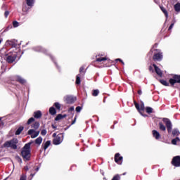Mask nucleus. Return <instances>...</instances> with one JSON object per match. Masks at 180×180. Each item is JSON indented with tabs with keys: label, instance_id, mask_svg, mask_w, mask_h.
Instances as JSON below:
<instances>
[{
	"label": "nucleus",
	"instance_id": "a18cd8bd",
	"mask_svg": "<svg viewBox=\"0 0 180 180\" xmlns=\"http://www.w3.org/2000/svg\"><path fill=\"white\" fill-rule=\"evenodd\" d=\"M149 71L150 72H154V68H153V66L151 65L149 66Z\"/></svg>",
	"mask_w": 180,
	"mask_h": 180
},
{
	"label": "nucleus",
	"instance_id": "49530a36",
	"mask_svg": "<svg viewBox=\"0 0 180 180\" xmlns=\"http://www.w3.org/2000/svg\"><path fill=\"white\" fill-rule=\"evenodd\" d=\"M4 16L5 18H8V16H9V11H5Z\"/></svg>",
	"mask_w": 180,
	"mask_h": 180
},
{
	"label": "nucleus",
	"instance_id": "e2e57ef3",
	"mask_svg": "<svg viewBox=\"0 0 180 180\" xmlns=\"http://www.w3.org/2000/svg\"><path fill=\"white\" fill-rule=\"evenodd\" d=\"M155 47H157V44H155V45H154Z\"/></svg>",
	"mask_w": 180,
	"mask_h": 180
},
{
	"label": "nucleus",
	"instance_id": "c85d7f7f",
	"mask_svg": "<svg viewBox=\"0 0 180 180\" xmlns=\"http://www.w3.org/2000/svg\"><path fill=\"white\" fill-rule=\"evenodd\" d=\"M178 141H180L179 137H176L175 139L172 140V144H173L174 146H176V143H178Z\"/></svg>",
	"mask_w": 180,
	"mask_h": 180
},
{
	"label": "nucleus",
	"instance_id": "393cba45",
	"mask_svg": "<svg viewBox=\"0 0 180 180\" xmlns=\"http://www.w3.org/2000/svg\"><path fill=\"white\" fill-rule=\"evenodd\" d=\"M174 8L176 12H180V3H176L174 6Z\"/></svg>",
	"mask_w": 180,
	"mask_h": 180
},
{
	"label": "nucleus",
	"instance_id": "4468645a",
	"mask_svg": "<svg viewBox=\"0 0 180 180\" xmlns=\"http://www.w3.org/2000/svg\"><path fill=\"white\" fill-rule=\"evenodd\" d=\"M153 136L155 139V140H160L161 139V134L157 130L154 129L152 131Z\"/></svg>",
	"mask_w": 180,
	"mask_h": 180
},
{
	"label": "nucleus",
	"instance_id": "7c9ffc66",
	"mask_svg": "<svg viewBox=\"0 0 180 180\" xmlns=\"http://www.w3.org/2000/svg\"><path fill=\"white\" fill-rule=\"evenodd\" d=\"M98 95H99V90H98V89L93 90L92 96H98Z\"/></svg>",
	"mask_w": 180,
	"mask_h": 180
},
{
	"label": "nucleus",
	"instance_id": "7ed1b4c3",
	"mask_svg": "<svg viewBox=\"0 0 180 180\" xmlns=\"http://www.w3.org/2000/svg\"><path fill=\"white\" fill-rule=\"evenodd\" d=\"M160 84L165 86H174L175 84H180V75H174L172 78L169 79V82L164 79H160Z\"/></svg>",
	"mask_w": 180,
	"mask_h": 180
},
{
	"label": "nucleus",
	"instance_id": "aec40b11",
	"mask_svg": "<svg viewBox=\"0 0 180 180\" xmlns=\"http://www.w3.org/2000/svg\"><path fill=\"white\" fill-rule=\"evenodd\" d=\"M64 117H67V115H61V114H59L56 116V117H55V120L56 122H58V120H61V119H64Z\"/></svg>",
	"mask_w": 180,
	"mask_h": 180
},
{
	"label": "nucleus",
	"instance_id": "a19ab883",
	"mask_svg": "<svg viewBox=\"0 0 180 180\" xmlns=\"http://www.w3.org/2000/svg\"><path fill=\"white\" fill-rule=\"evenodd\" d=\"M34 49L37 51H43V49L41 46H37Z\"/></svg>",
	"mask_w": 180,
	"mask_h": 180
},
{
	"label": "nucleus",
	"instance_id": "13d9d810",
	"mask_svg": "<svg viewBox=\"0 0 180 180\" xmlns=\"http://www.w3.org/2000/svg\"><path fill=\"white\" fill-rule=\"evenodd\" d=\"M35 174H31L30 176H32V178H33Z\"/></svg>",
	"mask_w": 180,
	"mask_h": 180
},
{
	"label": "nucleus",
	"instance_id": "e433bc0d",
	"mask_svg": "<svg viewBox=\"0 0 180 180\" xmlns=\"http://www.w3.org/2000/svg\"><path fill=\"white\" fill-rule=\"evenodd\" d=\"M174 25H175V22H172L170 26L168 28V31L171 32V30H172V28L174 27Z\"/></svg>",
	"mask_w": 180,
	"mask_h": 180
},
{
	"label": "nucleus",
	"instance_id": "423d86ee",
	"mask_svg": "<svg viewBox=\"0 0 180 180\" xmlns=\"http://www.w3.org/2000/svg\"><path fill=\"white\" fill-rule=\"evenodd\" d=\"M61 104L58 102L53 103V105L49 108V113H57V112H60Z\"/></svg>",
	"mask_w": 180,
	"mask_h": 180
},
{
	"label": "nucleus",
	"instance_id": "bf43d9fd",
	"mask_svg": "<svg viewBox=\"0 0 180 180\" xmlns=\"http://www.w3.org/2000/svg\"><path fill=\"white\" fill-rule=\"evenodd\" d=\"M2 38H0V44L2 43Z\"/></svg>",
	"mask_w": 180,
	"mask_h": 180
},
{
	"label": "nucleus",
	"instance_id": "5701e85b",
	"mask_svg": "<svg viewBox=\"0 0 180 180\" xmlns=\"http://www.w3.org/2000/svg\"><path fill=\"white\" fill-rule=\"evenodd\" d=\"M41 141H43V138H41V136H39L37 139H35L34 143L35 144L40 146L41 144Z\"/></svg>",
	"mask_w": 180,
	"mask_h": 180
},
{
	"label": "nucleus",
	"instance_id": "69168bd1",
	"mask_svg": "<svg viewBox=\"0 0 180 180\" xmlns=\"http://www.w3.org/2000/svg\"><path fill=\"white\" fill-rule=\"evenodd\" d=\"M51 115H56V113H51Z\"/></svg>",
	"mask_w": 180,
	"mask_h": 180
},
{
	"label": "nucleus",
	"instance_id": "6ab92c4d",
	"mask_svg": "<svg viewBox=\"0 0 180 180\" xmlns=\"http://www.w3.org/2000/svg\"><path fill=\"white\" fill-rule=\"evenodd\" d=\"M160 8L162 11V12L164 13L166 19H168V11H167V9H165L162 6H160Z\"/></svg>",
	"mask_w": 180,
	"mask_h": 180
},
{
	"label": "nucleus",
	"instance_id": "ddd939ff",
	"mask_svg": "<svg viewBox=\"0 0 180 180\" xmlns=\"http://www.w3.org/2000/svg\"><path fill=\"white\" fill-rule=\"evenodd\" d=\"M163 122L165 123L168 133H171L172 131V124L171 121L168 119H163Z\"/></svg>",
	"mask_w": 180,
	"mask_h": 180
},
{
	"label": "nucleus",
	"instance_id": "72a5a7b5",
	"mask_svg": "<svg viewBox=\"0 0 180 180\" xmlns=\"http://www.w3.org/2000/svg\"><path fill=\"white\" fill-rule=\"evenodd\" d=\"M112 180H120V175H119V174L115 175L112 177Z\"/></svg>",
	"mask_w": 180,
	"mask_h": 180
},
{
	"label": "nucleus",
	"instance_id": "864d4df0",
	"mask_svg": "<svg viewBox=\"0 0 180 180\" xmlns=\"http://www.w3.org/2000/svg\"><path fill=\"white\" fill-rule=\"evenodd\" d=\"M34 113H41V111L37 110V111H36V112H34Z\"/></svg>",
	"mask_w": 180,
	"mask_h": 180
},
{
	"label": "nucleus",
	"instance_id": "0eeeda50",
	"mask_svg": "<svg viewBox=\"0 0 180 180\" xmlns=\"http://www.w3.org/2000/svg\"><path fill=\"white\" fill-rule=\"evenodd\" d=\"M63 140H64V133H60L53 139V144L54 146H58L60 143H63Z\"/></svg>",
	"mask_w": 180,
	"mask_h": 180
},
{
	"label": "nucleus",
	"instance_id": "603ef678",
	"mask_svg": "<svg viewBox=\"0 0 180 180\" xmlns=\"http://www.w3.org/2000/svg\"><path fill=\"white\" fill-rule=\"evenodd\" d=\"M52 129H57V127H56L54 124L51 125Z\"/></svg>",
	"mask_w": 180,
	"mask_h": 180
},
{
	"label": "nucleus",
	"instance_id": "5fc2aeb1",
	"mask_svg": "<svg viewBox=\"0 0 180 180\" xmlns=\"http://www.w3.org/2000/svg\"><path fill=\"white\" fill-rule=\"evenodd\" d=\"M53 137H57V134H56V133H54V134H53Z\"/></svg>",
	"mask_w": 180,
	"mask_h": 180
},
{
	"label": "nucleus",
	"instance_id": "3c124183",
	"mask_svg": "<svg viewBox=\"0 0 180 180\" xmlns=\"http://www.w3.org/2000/svg\"><path fill=\"white\" fill-rule=\"evenodd\" d=\"M24 169H25V171H27L29 169V167L25 166Z\"/></svg>",
	"mask_w": 180,
	"mask_h": 180
},
{
	"label": "nucleus",
	"instance_id": "de8ad7c7",
	"mask_svg": "<svg viewBox=\"0 0 180 180\" xmlns=\"http://www.w3.org/2000/svg\"><path fill=\"white\" fill-rule=\"evenodd\" d=\"M84 67H81V68H79V72H80V73H81V72H84Z\"/></svg>",
	"mask_w": 180,
	"mask_h": 180
},
{
	"label": "nucleus",
	"instance_id": "4c0bfd02",
	"mask_svg": "<svg viewBox=\"0 0 180 180\" xmlns=\"http://www.w3.org/2000/svg\"><path fill=\"white\" fill-rule=\"evenodd\" d=\"M82 110V107H81V106H77V107L76 108V112H77V113H79V112H81Z\"/></svg>",
	"mask_w": 180,
	"mask_h": 180
},
{
	"label": "nucleus",
	"instance_id": "412c9836",
	"mask_svg": "<svg viewBox=\"0 0 180 180\" xmlns=\"http://www.w3.org/2000/svg\"><path fill=\"white\" fill-rule=\"evenodd\" d=\"M51 144V141H47L44 144L42 145L44 150H46L47 148H49Z\"/></svg>",
	"mask_w": 180,
	"mask_h": 180
},
{
	"label": "nucleus",
	"instance_id": "ea45409f",
	"mask_svg": "<svg viewBox=\"0 0 180 180\" xmlns=\"http://www.w3.org/2000/svg\"><path fill=\"white\" fill-rule=\"evenodd\" d=\"M34 131H35L34 129H30L27 133L29 136H32L33 133H34Z\"/></svg>",
	"mask_w": 180,
	"mask_h": 180
},
{
	"label": "nucleus",
	"instance_id": "052dcab7",
	"mask_svg": "<svg viewBox=\"0 0 180 180\" xmlns=\"http://www.w3.org/2000/svg\"><path fill=\"white\" fill-rule=\"evenodd\" d=\"M39 167H37V168L35 169V171H39Z\"/></svg>",
	"mask_w": 180,
	"mask_h": 180
},
{
	"label": "nucleus",
	"instance_id": "79ce46f5",
	"mask_svg": "<svg viewBox=\"0 0 180 180\" xmlns=\"http://www.w3.org/2000/svg\"><path fill=\"white\" fill-rule=\"evenodd\" d=\"M41 136H46V134H47V131L46 129H43L41 131Z\"/></svg>",
	"mask_w": 180,
	"mask_h": 180
},
{
	"label": "nucleus",
	"instance_id": "f257e3e1",
	"mask_svg": "<svg viewBox=\"0 0 180 180\" xmlns=\"http://www.w3.org/2000/svg\"><path fill=\"white\" fill-rule=\"evenodd\" d=\"M23 52L19 48L11 49L8 53L5 54V60L8 64H13L16 61V58L18 60L22 57Z\"/></svg>",
	"mask_w": 180,
	"mask_h": 180
},
{
	"label": "nucleus",
	"instance_id": "58836bf2",
	"mask_svg": "<svg viewBox=\"0 0 180 180\" xmlns=\"http://www.w3.org/2000/svg\"><path fill=\"white\" fill-rule=\"evenodd\" d=\"M41 115H42L41 113H36L34 115V117H36L37 119H39V118L41 117Z\"/></svg>",
	"mask_w": 180,
	"mask_h": 180
},
{
	"label": "nucleus",
	"instance_id": "9b49d317",
	"mask_svg": "<svg viewBox=\"0 0 180 180\" xmlns=\"http://www.w3.org/2000/svg\"><path fill=\"white\" fill-rule=\"evenodd\" d=\"M115 162L119 165H122L123 163V158L120 155V153H116L114 157Z\"/></svg>",
	"mask_w": 180,
	"mask_h": 180
},
{
	"label": "nucleus",
	"instance_id": "6e6552de",
	"mask_svg": "<svg viewBox=\"0 0 180 180\" xmlns=\"http://www.w3.org/2000/svg\"><path fill=\"white\" fill-rule=\"evenodd\" d=\"M156 51L153 56V61H162V52L158 51V49H154Z\"/></svg>",
	"mask_w": 180,
	"mask_h": 180
},
{
	"label": "nucleus",
	"instance_id": "680f3d73",
	"mask_svg": "<svg viewBox=\"0 0 180 180\" xmlns=\"http://www.w3.org/2000/svg\"><path fill=\"white\" fill-rule=\"evenodd\" d=\"M114 123H115V124H116V123H117V122L115 121Z\"/></svg>",
	"mask_w": 180,
	"mask_h": 180
},
{
	"label": "nucleus",
	"instance_id": "338daca9",
	"mask_svg": "<svg viewBox=\"0 0 180 180\" xmlns=\"http://www.w3.org/2000/svg\"><path fill=\"white\" fill-rule=\"evenodd\" d=\"M0 120H1V117H0Z\"/></svg>",
	"mask_w": 180,
	"mask_h": 180
},
{
	"label": "nucleus",
	"instance_id": "37998d69",
	"mask_svg": "<svg viewBox=\"0 0 180 180\" xmlns=\"http://www.w3.org/2000/svg\"><path fill=\"white\" fill-rule=\"evenodd\" d=\"M75 122H77V115L75 117L74 120L72 121L71 126H72V124H75Z\"/></svg>",
	"mask_w": 180,
	"mask_h": 180
},
{
	"label": "nucleus",
	"instance_id": "09e8293b",
	"mask_svg": "<svg viewBox=\"0 0 180 180\" xmlns=\"http://www.w3.org/2000/svg\"><path fill=\"white\" fill-rule=\"evenodd\" d=\"M137 92L139 95H141V94H143V91H141V89L138 90Z\"/></svg>",
	"mask_w": 180,
	"mask_h": 180
},
{
	"label": "nucleus",
	"instance_id": "6e6d98bb",
	"mask_svg": "<svg viewBox=\"0 0 180 180\" xmlns=\"http://www.w3.org/2000/svg\"><path fill=\"white\" fill-rule=\"evenodd\" d=\"M8 30H9V27H8L7 28L5 29L4 32H8Z\"/></svg>",
	"mask_w": 180,
	"mask_h": 180
},
{
	"label": "nucleus",
	"instance_id": "f03ea898",
	"mask_svg": "<svg viewBox=\"0 0 180 180\" xmlns=\"http://www.w3.org/2000/svg\"><path fill=\"white\" fill-rule=\"evenodd\" d=\"M33 144V141H30L26 143L21 150L20 155L22 158L23 161H30L32 158V153L30 152V146Z\"/></svg>",
	"mask_w": 180,
	"mask_h": 180
},
{
	"label": "nucleus",
	"instance_id": "473e14b6",
	"mask_svg": "<svg viewBox=\"0 0 180 180\" xmlns=\"http://www.w3.org/2000/svg\"><path fill=\"white\" fill-rule=\"evenodd\" d=\"M39 126H40V124L36 122L33 124V128L35 129V130H37V129H39Z\"/></svg>",
	"mask_w": 180,
	"mask_h": 180
},
{
	"label": "nucleus",
	"instance_id": "9d476101",
	"mask_svg": "<svg viewBox=\"0 0 180 180\" xmlns=\"http://www.w3.org/2000/svg\"><path fill=\"white\" fill-rule=\"evenodd\" d=\"M65 99V102H66V103H74L75 102V101H77V97H75L73 96H66L64 97Z\"/></svg>",
	"mask_w": 180,
	"mask_h": 180
},
{
	"label": "nucleus",
	"instance_id": "20e7f679",
	"mask_svg": "<svg viewBox=\"0 0 180 180\" xmlns=\"http://www.w3.org/2000/svg\"><path fill=\"white\" fill-rule=\"evenodd\" d=\"M134 106L138 110L139 113H141V112H144L146 110V113H153V108L151 107H145L144 103L143 101H141L140 103H137V101H134Z\"/></svg>",
	"mask_w": 180,
	"mask_h": 180
},
{
	"label": "nucleus",
	"instance_id": "a211bd4d",
	"mask_svg": "<svg viewBox=\"0 0 180 180\" xmlns=\"http://www.w3.org/2000/svg\"><path fill=\"white\" fill-rule=\"evenodd\" d=\"M26 5L29 6V8H33L34 5V0H25Z\"/></svg>",
	"mask_w": 180,
	"mask_h": 180
},
{
	"label": "nucleus",
	"instance_id": "dca6fc26",
	"mask_svg": "<svg viewBox=\"0 0 180 180\" xmlns=\"http://www.w3.org/2000/svg\"><path fill=\"white\" fill-rule=\"evenodd\" d=\"M8 44L11 46L12 48V50H15V49H20L19 46H18V44L15 43L13 41H7Z\"/></svg>",
	"mask_w": 180,
	"mask_h": 180
},
{
	"label": "nucleus",
	"instance_id": "f8f14e48",
	"mask_svg": "<svg viewBox=\"0 0 180 180\" xmlns=\"http://www.w3.org/2000/svg\"><path fill=\"white\" fill-rule=\"evenodd\" d=\"M14 79L15 81H16V82H18L21 85H26V79H25L23 77H22L20 75H15L14 77Z\"/></svg>",
	"mask_w": 180,
	"mask_h": 180
},
{
	"label": "nucleus",
	"instance_id": "b1692460",
	"mask_svg": "<svg viewBox=\"0 0 180 180\" xmlns=\"http://www.w3.org/2000/svg\"><path fill=\"white\" fill-rule=\"evenodd\" d=\"M159 129L161 130V131H165V130H167V127L162 124V122L159 123Z\"/></svg>",
	"mask_w": 180,
	"mask_h": 180
},
{
	"label": "nucleus",
	"instance_id": "39448f33",
	"mask_svg": "<svg viewBox=\"0 0 180 180\" xmlns=\"http://www.w3.org/2000/svg\"><path fill=\"white\" fill-rule=\"evenodd\" d=\"M18 143H19L18 139H13L10 141H6L3 144V147H4V148H12V150H18Z\"/></svg>",
	"mask_w": 180,
	"mask_h": 180
},
{
	"label": "nucleus",
	"instance_id": "c03bdc74",
	"mask_svg": "<svg viewBox=\"0 0 180 180\" xmlns=\"http://www.w3.org/2000/svg\"><path fill=\"white\" fill-rule=\"evenodd\" d=\"M115 61H120V63H122V65H124V62L120 58H117L115 60Z\"/></svg>",
	"mask_w": 180,
	"mask_h": 180
},
{
	"label": "nucleus",
	"instance_id": "a878e982",
	"mask_svg": "<svg viewBox=\"0 0 180 180\" xmlns=\"http://www.w3.org/2000/svg\"><path fill=\"white\" fill-rule=\"evenodd\" d=\"M23 127H20L15 131V136H19L22 131H23Z\"/></svg>",
	"mask_w": 180,
	"mask_h": 180
},
{
	"label": "nucleus",
	"instance_id": "c756f323",
	"mask_svg": "<svg viewBox=\"0 0 180 180\" xmlns=\"http://www.w3.org/2000/svg\"><path fill=\"white\" fill-rule=\"evenodd\" d=\"M39 134H40V131H34V134H32V135H31V139H36V137H37V136H39Z\"/></svg>",
	"mask_w": 180,
	"mask_h": 180
},
{
	"label": "nucleus",
	"instance_id": "0e129e2a",
	"mask_svg": "<svg viewBox=\"0 0 180 180\" xmlns=\"http://www.w3.org/2000/svg\"><path fill=\"white\" fill-rule=\"evenodd\" d=\"M150 52L153 53V49H150Z\"/></svg>",
	"mask_w": 180,
	"mask_h": 180
},
{
	"label": "nucleus",
	"instance_id": "bb28decb",
	"mask_svg": "<svg viewBox=\"0 0 180 180\" xmlns=\"http://www.w3.org/2000/svg\"><path fill=\"white\" fill-rule=\"evenodd\" d=\"M81 75H77L76 77V85H79L81 84V77H79Z\"/></svg>",
	"mask_w": 180,
	"mask_h": 180
},
{
	"label": "nucleus",
	"instance_id": "4be33fe9",
	"mask_svg": "<svg viewBox=\"0 0 180 180\" xmlns=\"http://www.w3.org/2000/svg\"><path fill=\"white\" fill-rule=\"evenodd\" d=\"M29 9H30V7H27L25 4H22V12L27 13V12H29Z\"/></svg>",
	"mask_w": 180,
	"mask_h": 180
},
{
	"label": "nucleus",
	"instance_id": "f704fd0d",
	"mask_svg": "<svg viewBox=\"0 0 180 180\" xmlns=\"http://www.w3.org/2000/svg\"><path fill=\"white\" fill-rule=\"evenodd\" d=\"M33 122H34V117H31L27 121V124H32V123H33Z\"/></svg>",
	"mask_w": 180,
	"mask_h": 180
},
{
	"label": "nucleus",
	"instance_id": "8fccbe9b",
	"mask_svg": "<svg viewBox=\"0 0 180 180\" xmlns=\"http://www.w3.org/2000/svg\"><path fill=\"white\" fill-rule=\"evenodd\" d=\"M141 116H143V117H147L148 115L147 114L141 113Z\"/></svg>",
	"mask_w": 180,
	"mask_h": 180
},
{
	"label": "nucleus",
	"instance_id": "4d7b16f0",
	"mask_svg": "<svg viewBox=\"0 0 180 180\" xmlns=\"http://www.w3.org/2000/svg\"><path fill=\"white\" fill-rule=\"evenodd\" d=\"M18 161L19 162H22V159L20 157H18Z\"/></svg>",
	"mask_w": 180,
	"mask_h": 180
},
{
	"label": "nucleus",
	"instance_id": "2f4dec72",
	"mask_svg": "<svg viewBox=\"0 0 180 180\" xmlns=\"http://www.w3.org/2000/svg\"><path fill=\"white\" fill-rule=\"evenodd\" d=\"M68 113H72L73 112H75V108L74 106H71L68 110Z\"/></svg>",
	"mask_w": 180,
	"mask_h": 180
},
{
	"label": "nucleus",
	"instance_id": "2eb2a0df",
	"mask_svg": "<svg viewBox=\"0 0 180 180\" xmlns=\"http://www.w3.org/2000/svg\"><path fill=\"white\" fill-rule=\"evenodd\" d=\"M153 67H154L156 74L158 75L159 77H162V72L161 71V69H160V68H158V66L154 63L153 64Z\"/></svg>",
	"mask_w": 180,
	"mask_h": 180
},
{
	"label": "nucleus",
	"instance_id": "1a4fd4ad",
	"mask_svg": "<svg viewBox=\"0 0 180 180\" xmlns=\"http://www.w3.org/2000/svg\"><path fill=\"white\" fill-rule=\"evenodd\" d=\"M171 164L176 167H180V156H174L172 160Z\"/></svg>",
	"mask_w": 180,
	"mask_h": 180
},
{
	"label": "nucleus",
	"instance_id": "cd10ccee",
	"mask_svg": "<svg viewBox=\"0 0 180 180\" xmlns=\"http://www.w3.org/2000/svg\"><path fill=\"white\" fill-rule=\"evenodd\" d=\"M172 134L173 136H179L180 132L177 129H174L172 130Z\"/></svg>",
	"mask_w": 180,
	"mask_h": 180
},
{
	"label": "nucleus",
	"instance_id": "f3484780",
	"mask_svg": "<svg viewBox=\"0 0 180 180\" xmlns=\"http://www.w3.org/2000/svg\"><path fill=\"white\" fill-rule=\"evenodd\" d=\"M100 57V58H99ZM96 61L97 63H102V61H106L108 60L107 57H101V55H98L96 56Z\"/></svg>",
	"mask_w": 180,
	"mask_h": 180
},
{
	"label": "nucleus",
	"instance_id": "c9c22d12",
	"mask_svg": "<svg viewBox=\"0 0 180 180\" xmlns=\"http://www.w3.org/2000/svg\"><path fill=\"white\" fill-rule=\"evenodd\" d=\"M13 27H18L19 26V22L18 21H13Z\"/></svg>",
	"mask_w": 180,
	"mask_h": 180
}]
</instances>
